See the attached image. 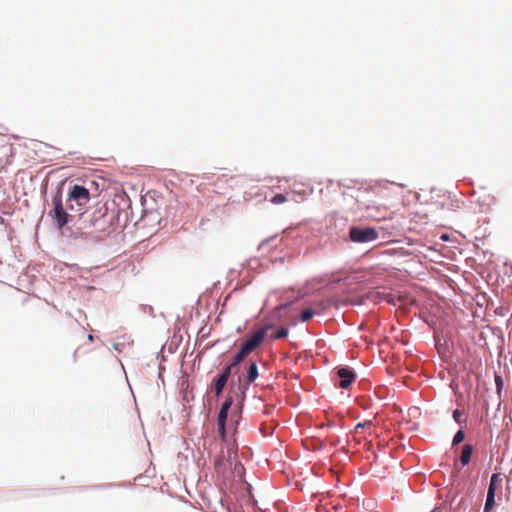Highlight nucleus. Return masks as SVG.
<instances>
[{
    "instance_id": "3",
    "label": "nucleus",
    "mask_w": 512,
    "mask_h": 512,
    "mask_svg": "<svg viewBox=\"0 0 512 512\" xmlns=\"http://www.w3.org/2000/svg\"><path fill=\"white\" fill-rule=\"evenodd\" d=\"M270 328H271V325H267V326L257 330L253 335L248 337L241 344L240 350L242 351V353H244L247 356L250 353H252L253 351H255L260 346V344L262 343L264 338L266 337L267 331Z\"/></svg>"
},
{
    "instance_id": "18",
    "label": "nucleus",
    "mask_w": 512,
    "mask_h": 512,
    "mask_svg": "<svg viewBox=\"0 0 512 512\" xmlns=\"http://www.w3.org/2000/svg\"><path fill=\"white\" fill-rule=\"evenodd\" d=\"M371 425H372L371 421H366L364 423H358L355 426V432H358L360 429H363L364 427L371 426Z\"/></svg>"
},
{
    "instance_id": "13",
    "label": "nucleus",
    "mask_w": 512,
    "mask_h": 512,
    "mask_svg": "<svg viewBox=\"0 0 512 512\" xmlns=\"http://www.w3.org/2000/svg\"><path fill=\"white\" fill-rule=\"evenodd\" d=\"M495 505V495L493 494V490H488L486 503L484 506V512H490Z\"/></svg>"
},
{
    "instance_id": "17",
    "label": "nucleus",
    "mask_w": 512,
    "mask_h": 512,
    "mask_svg": "<svg viewBox=\"0 0 512 512\" xmlns=\"http://www.w3.org/2000/svg\"><path fill=\"white\" fill-rule=\"evenodd\" d=\"M288 335V329L285 327L280 328L275 335L273 336V339H282L285 338Z\"/></svg>"
},
{
    "instance_id": "5",
    "label": "nucleus",
    "mask_w": 512,
    "mask_h": 512,
    "mask_svg": "<svg viewBox=\"0 0 512 512\" xmlns=\"http://www.w3.org/2000/svg\"><path fill=\"white\" fill-rule=\"evenodd\" d=\"M232 403H233V398L227 397L225 399V401L223 402V404L220 408V411L218 413V418H217L218 432H219L221 440H223V441H225V438H226L225 425H226L228 411H229Z\"/></svg>"
},
{
    "instance_id": "12",
    "label": "nucleus",
    "mask_w": 512,
    "mask_h": 512,
    "mask_svg": "<svg viewBox=\"0 0 512 512\" xmlns=\"http://www.w3.org/2000/svg\"><path fill=\"white\" fill-rule=\"evenodd\" d=\"M502 483V477L501 474L495 473L491 476L490 485L488 490H493V494L495 495L496 489L501 486Z\"/></svg>"
},
{
    "instance_id": "8",
    "label": "nucleus",
    "mask_w": 512,
    "mask_h": 512,
    "mask_svg": "<svg viewBox=\"0 0 512 512\" xmlns=\"http://www.w3.org/2000/svg\"><path fill=\"white\" fill-rule=\"evenodd\" d=\"M258 366L256 362H249L246 368V373L243 374V384L244 388H247L250 384L254 383V381L258 378Z\"/></svg>"
},
{
    "instance_id": "4",
    "label": "nucleus",
    "mask_w": 512,
    "mask_h": 512,
    "mask_svg": "<svg viewBox=\"0 0 512 512\" xmlns=\"http://www.w3.org/2000/svg\"><path fill=\"white\" fill-rule=\"evenodd\" d=\"M350 239L357 243H367L378 239L379 233L375 228L351 227L349 231Z\"/></svg>"
},
{
    "instance_id": "14",
    "label": "nucleus",
    "mask_w": 512,
    "mask_h": 512,
    "mask_svg": "<svg viewBox=\"0 0 512 512\" xmlns=\"http://www.w3.org/2000/svg\"><path fill=\"white\" fill-rule=\"evenodd\" d=\"M315 312L312 309H305L301 313V321L307 322L313 318Z\"/></svg>"
},
{
    "instance_id": "6",
    "label": "nucleus",
    "mask_w": 512,
    "mask_h": 512,
    "mask_svg": "<svg viewBox=\"0 0 512 512\" xmlns=\"http://www.w3.org/2000/svg\"><path fill=\"white\" fill-rule=\"evenodd\" d=\"M337 375L340 378L339 387L344 389H347L356 378L354 371L347 367L340 368Z\"/></svg>"
},
{
    "instance_id": "9",
    "label": "nucleus",
    "mask_w": 512,
    "mask_h": 512,
    "mask_svg": "<svg viewBox=\"0 0 512 512\" xmlns=\"http://www.w3.org/2000/svg\"><path fill=\"white\" fill-rule=\"evenodd\" d=\"M381 299L382 298H381V295L379 292L370 291V292H367L365 295H362L360 300L352 302V304L361 305V304H364L366 300H370L374 303H378L379 301H381Z\"/></svg>"
},
{
    "instance_id": "2",
    "label": "nucleus",
    "mask_w": 512,
    "mask_h": 512,
    "mask_svg": "<svg viewBox=\"0 0 512 512\" xmlns=\"http://www.w3.org/2000/svg\"><path fill=\"white\" fill-rule=\"evenodd\" d=\"M90 201V192L84 186L75 184L70 188L68 193V202H75L79 207L77 210H81ZM69 209L74 210V205L69 204Z\"/></svg>"
},
{
    "instance_id": "19",
    "label": "nucleus",
    "mask_w": 512,
    "mask_h": 512,
    "mask_svg": "<svg viewBox=\"0 0 512 512\" xmlns=\"http://www.w3.org/2000/svg\"><path fill=\"white\" fill-rule=\"evenodd\" d=\"M453 418L457 423H461V412L459 410L453 411Z\"/></svg>"
},
{
    "instance_id": "10",
    "label": "nucleus",
    "mask_w": 512,
    "mask_h": 512,
    "mask_svg": "<svg viewBox=\"0 0 512 512\" xmlns=\"http://www.w3.org/2000/svg\"><path fill=\"white\" fill-rule=\"evenodd\" d=\"M473 453V446L470 444H465L462 447V452L460 456V461L463 466L467 465L470 462L471 455Z\"/></svg>"
},
{
    "instance_id": "1",
    "label": "nucleus",
    "mask_w": 512,
    "mask_h": 512,
    "mask_svg": "<svg viewBox=\"0 0 512 512\" xmlns=\"http://www.w3.org/2000/svg\"><path fill=\"white\" fill-rule=\"evenodd\" d=\"M53 210L49 212L53 224L56 228L62 229L69 221V214L63 207L62 192L57 191L53 199Z\"/></svg>"
},
{
    "instance_id": "11",
    "label": "nucleus",
    "mask_w": 512,
    "mask_h": 512,
    "mask_svg": "<svg viewBox=\"0 0 512 512\" xmlns=\"http://www.w3.org/2000/svg\"><path fill=\"white\" fill-rule=\"evenodd\" d=\"M245 357H246V355L244 353H242L241 350H239L233 357L232 362L229 365H227L225 368H229V372L231 373L233 368L236 367L237 365H239L244 360Z\"/></svg>"
},
{
    "instance_id": "7",
    "label": "nucleus",
    "mask_w": 512,
    "mask_h": 512,
    "mask_svg": "<svg viewBox=\"0 0 512 512\" xmlns=\"http://www.w3.org/2000/svg\"><path fill=\"white\" fill-rule=\"evenodd\" d=\"M230 375L231 373L229 372V368H224L223 371L213 380L212 387L216 396H219L222 393Z\"/></svg>"
},
{
    "instance_id": "20",
    "label": "nucleus",
    "mask_w": 512,
    "mask_h": 512,
    "mask_svg": "<svg viewBox=\"0 0 512 512\" xmlns=\"http://www.w3.org/2000/svg\"><path fill=\"white\" fill-rule=\"evenodd\" d=\"M495 382L497 386V390L500 391L503 385L502 378L500 376H495Z\"/></svg>"
},
{
    "instance_id": "15",
    "label": "nucleus",
    "mask_w": 512,
    "mask_h": 512,
    "mask_svg": "<svg viewBox=\"0 0 512 512\" xmlns=\"http://www.w3.org/2000/svg\"><path fill=\"white\" fill-rule=\"evenodd\" d=\"M465 438V434L462 430H459L453 437L452 445L456 446L460 444Z\"/></svg>"
},
{
    "instance_id": "16",
    "label": "nucleus",
    "mask_w": 512,
    "mask_h": 512,
    "mask_svg": "<svg viewBox=\"0 0 512 512\" xmlns=\"http://www.w3.org/2000/svg\"><path fill=\"white\" fill-rule=\"evenodd\" d=\"M287 201V198L284 194H276L272 199L271 202L274 204H282Z\"/></svg>"
}]
</instances>
